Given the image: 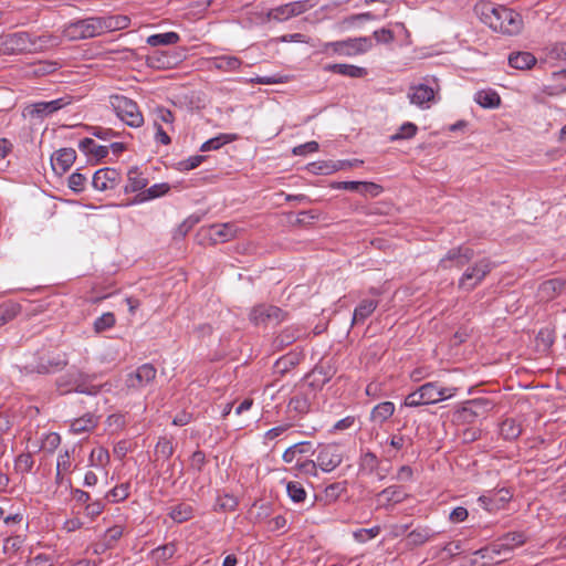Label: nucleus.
Returning <instances> with one entry per match:
<instances>
[{
	"instance_id": "obj_52",
	"label": "nucleus",
	"mask_w": 566,
	"mask_h": 566,
	"mask_svg": "<svg viewBox=\"0 0 566 566\" xmlns=\"http://www.w3.org/2000/svg\"><path fill=\"white\" fill-rule=\"evenodd\" d=\"M418 132V126L411 122L403 123L395 133L391 135V142L405 140L412 138Z\"/></svg>"
},
{
	"instance_id": "obj_61",
	"label": "nucleus",
	"mask_w": 566,
	"mask_h": 566,
	"mask_svg": "<svg viewBox=\"0 0 566 566\" xmlns=\"http://www.w3.org/2000/svg\"><path fill=\"white\" fill-rule=\"evenodd\" d=\"M217 506L223 512H232L238 506V500L233 495L224 494L218 497Z\"/></svg>"
},
{
	"instance_id": "obj_12",
	"label": "nucleus",
	"mask_w": 566,
	"mask_h": 566,
	"mask_svg": "<svg viewBox=\"0 0 566 566\" xmlns=\"http://www.w3.org/2000/svg\"><path fill=\"white\" fill-rule=\"evenodd\" d=\"M312 7L313 4L311 3V0L294 1L271 9L268 17L273 20L284 21L292 17L302 14Z\"/></svg>"
},
{
	"instance_id": "obj_13",
	"label": "nucleus",
	"mask_w": 566,
	"mask_h": 566,
	"mask_svg": "<svg viewBox=\"0 0 566 566\" xmlns=\"http://www.w3.org/2000/svg\"><path fill=\"white\" fill-rule=\"evenodd\" d=\"M122 180L120 172L115 168H101L93 175L92 186L99 191L115 189Z\"/></svg>"
},
{
	"instance_id": "obj_64",
	"label": "nucleus",
	"mask_w": 566,
	"mask_h": 566,
	"mask_svg": "<svg viewBox=\"0 0 566 566\" xmlns=\"http://www.w3.org/2000/svg\"><path fill=\"white\" fill-rule=\"evenodd\" d=\"M105 509V503L103 500H96L87 503L84 507V513L86 516L94 518L103 513Z\"/></svg>"
},
{
	"instance_id": "obj_8",
	"label": "nucleus",
	"mask_w": 566,
	"mask_h": 566,
	"mask_svg": "<svg viewBox=\"0 0 566 566\" xmlns=\"http://www.w3.org/2000/svg\"><path fill=\"white\" fill-rule=\"evenodd\" d=\"M494 407L495 402L489 398H474L465 401L458 410V415L462 421L471 423L476 418L486 416Z\"/></svg>"
},
{
	"instance_id": "obj_39",
	"label": "nucleus",
	"mask_w": 566,
	"mask_h": 566,
	"mask_svg": "<svg viewBox=\"0 0 566 566\" xmlns=\"http://www.w3.org/2000/svg\"><path fill=\"white\" fill-rule=\"evenodd\" d=\"M377 303L373 300H364L355 308L353 324L364 323L365 319L375 311Z\"/></svg>"
},
{
	"instance_id": "obj_20",
	"label": "nucleus",
	"mask_w": 566,
	"mask_h": 566,
	"mask_svg": "<svg viewBox=\"0 0 566 566\" xmlns=\"http://www.w3.org/2000/svg\"><path fill=\"white\" fill-rule=\"evenodd\" d=\"M66 365L67 360L65 355H59L57 357L52 358L40 357L36 364H28L25 369L30 373L50 374L62 370Z\"/></svg>"
},
{
	"instance_id": "obj_46",
	"label": "nucleus",
	"mask_w": 566,
	"mask_h": 566,
	"mask_svg": "<svg viewBox=\"0 0 566 566\" xmlns=\"http://www.w3.org/2000/svg\"><path fill=\"white\" fill-rule=\"evenodd\" d=\"M391 42H396L400 46L410 44V33L403 23L391 24Z\"/></svg>"
},
{
	"instance_id": "obj_44",
	"label": "nucleus",
	"mask_w": 566,
	"mask_h": 566,
	"mask_svg": "<svg viewBox=\"0 0 566 566\" xmlns=\"http://www.w3.org/2000/svg\"><path fill=\"white\" fill-rule=\"evenodd\" d=\"M180 36L176 32H166L148 36L147 43L151 46L170 45L179 42Z\"/></svg>"
},
{
	"instance_id": "obj_50",
	"label": "nucleus",
	"mask_w": 566,
	"mask_h": 566,
	"mask_svg": "<svg viewBox=\"0 0 566 566\" xmlns=\"http://www.w3.org/2000/svg\"><path fill=\"white\" fill-rule=\"evenodd\" d=\"M20 312V305L17 303H4L0 305V327L15 318Z\"/></svg>"
},
{
	"instance_id": "obj_9",
	"label": "nucleus",
	"mask_w": 566,
	"mask_h": 566,
	"mask_svg": "<svg viewBox=\"0 0 566 566\" xmlns=\"http://www.w3.org/2000/svg\"><path fill=\"white\" fill-rule=\"evenodd\" d=\"M30 33L15 32L0 35V55L28 53Z\"/></svg>"
},
{
	"instance_id": "obj_29",
	"label": "nucleus",
	"mask_w": 566,
	"mask_h": 566,
	"mask_svg": "<svg viewBox=\"0 0 566 566\" xmlns=\"http://www.w3.org/2000/svg\"><path fill=\"white\" fill-rule=\"evenodd\" d=\"M168 515L174 522L181 524L195 516V507L187 502H180L170 509Z\"/></svg>"
},
{
	"instance_id": "obj_35",
	"label": "nucleus",
	"mask_w": 566,
	"mask_h": 566,
	"mask_svg": "<svg viewBox=\"0 0 566 566\" xmlns=\"http://www.w3.org/2000/svg\"><path fill=\"white\" fill-rule=\"evenodd\" d=\"M346 482H335L325 488L323 494L317 496L318 501H324L325 505L334 503L346 491Z\"/></svg>"
},
{
	"instance_id": "obj_18",
	"label": "nucleus",
	"mask_w": 566,
	"mask_h": 566,
	"mask_svg": "<svg viewBox=\"0 0 566 566\" xmlns=\"http://www.w3.org/2000/svg\"><path fill=\"white\" fill-rule=\"evenodd\" d=\"M426 405H433L454 395V388L441 387L437 381L426 382L420 387Z\"/></svg>"
},
{
	"instance_id": "obj_56",
	"label": "nucleus",
	"mask_w": 566,
	"mask_h": 566,
	"mask_svg": "<svg viewBox=\"0 0 566 566\" xmlns=\"http://www.w3.org/2000/svg\"><path fill=\"white\" fill-rule=\"evenodd\" d=\"M211 235L214 239H220L221 241L226 242L233 238L234 232L232 226L224 223L221 226H212Z\"/></svg>"
},
{
	"instance_id": "obj_60",
	"label": "nucleus",
	"mask_w": 566,
	"mask_h": 566,
	"mask_svg": "<svg viewBox=\"0 0 566 566\" xmlns=\"http://www.w3.org/2000/svg\"><path fill=\"white\" fill-rule=\"evenodd\" d=\"M34 464L31 453H21L14 462V468L18 472L28 473L32 470Z\"/></svg>"
},
{
	"instance_id": "obj_43",
	"label": "nucleus",
	"mask_w": 566,
	"mask_h": 566,
	"mask_svg": "<svg viewBox=\"0 0 566 566\" xmlns=\"http://www.w3.org/2000/svg\"><path fill=\"white\" fill-rule=\"evenodd\" d=\"M237 139V135L220 134L217 137L210 138L200 146V151L217 150L221 146L231 143Z\"/></svg>"
},
{
	"instance_id": "obj_49",
	"label": "nucleus",
	"mask_w": 566,
	"mask_h": 566,
	"mask_svg": "<svg viewBox=\"0 0 566 566\" xmlns=\"http://www.w3.org/2000/svg\"><path fill=\"white\" fill-rule=\"evenodd\" d=\"M129 496V483H123L120 485H116L108 492H106L104 500L117 503L126 500Z\"/></svg>"
},
{
	"instance_id": "obj_32",
	"label": "nucleus",
	"mask_w": 566,
	"mask_h": 566,
	"mask_svg": "<svg viewBox=\"0 0 566 566\" xmlns=\"http://www.w3.org/2000/svg\"><path fill=\"white\" fill-rule=\"evenodd\" d=\"M78 148L85 154L92 155L96 160H101L108 155V147L97 145L92 138H84L80 142Z\"/></svg>"
},
{
	"instance_id": "obj_21",
	"label": "nucleus",
	"mask_w": 566,
	"mask_h": 566,
	"mask_svg": "<svg viewBox=\"0 0 566 566\" xmlns=\"http://www.w3.org/2000/svg\"><path fill=\"white\" fill-rule=\"evenodd\" d=\"M76 151L73 148H61L51 156V165L59 176L64 175L74 164Z\"/></svg>"
},
{
	"instance_id": "obj_53",
	"label": "nucleus",
	"mask_w": 566,
	"mask_h": 566,
	"mask_svg": "<svg viewBox=\"0 0 566 566\" xmlns=\"http://www.w3.org/2000/svg\"><path fill=\"white\" fill-rule=\"evenodd\" d=\"M286 492L295 503H302L306 499V491L300 482L291 481L286 484Z\"/></svg>"
},
{
	"instance_id": "obj_5",
	"label": "nucleus",
	"mask_w": 566,
	"mask_h": 566,
	"mask_svg": "<svg viewBox=\"0 0 566 566\" xmlns=\"http://www.w3.org/2000/svg\"><path fill=\"white\" fill-rule=\"evenodd\" d=\"M91 376L84 374L78 369H70L65 375L57 379L60 389L64 388L63 392L76 391L86 395H96L99 391L97 386H86Z\"/></svg>"
},
{
	"instance_id": "obj_3",
	"label": "nucleus",
	"mask_w": 566,
	"mask_h": 566,
	"mask_svg": "<svg viewBox=\"0 0 566 566\" xmlns=\"http://www.w3.org/2000/svg\"><path fill=\"white\" fill-rule=\"evenodd\" d=\"M103 33L101 17H90L70 22L63 30L64 36L72 41L91 39Z\"/></svg>"
},
{
	"instance_id": "obj_27",
	"label": "nucleus",
	"mask_w": 566,
	"mask_h": 566,
	"mask_svg": "<svg viewBox=\"0 0 566 566\" xmlns=\"http://www.w3.org/2000/svg\"><path fill=\"white\" fill-rule=\"evenodd\" d=\"M169 190L170 186L168 184H156L149 187L148 189L145 188L144 191L138 192L132 200V203H140L147 200L159 198L166 195Z\"/></svg>"
},
{
	"instance_id": "obj_15",
	"label": "nucleus",
	"mask_w": 566,
	"mask_h": 566,
	"mask_svg": "<svg viewBox=\"0 0 566 566\" xmlns=\"http://www.w3.org/2000/svg\"><path fill=\"white\" fill-rule=\"evenodd\" d=\"M71 104V97L64 96L50 102H38L25 108L31 117L44 118Z\"/></svg>"
},
{
	"instance_id": "obj_47",
	"label": "nucleus",
	"mask_w": 566,
	"mask_h": 566,
	"mask_svg": "<svg viewBox=\"0 0 566 566\" xmlns=\"http://www.w3.org/2000/svg\"><path fill=\"white\" fill-rule=\"evenodd\" d=\"M474 555H478L481 558L488 559L489 562L495 564L504 562L502 554L497 552L495 542H492L491 544L475 551Z\"/></svg>"
},
{
	"instance_id": "obj_38",
	"label": "nucleus",
	"mask_w": 566,
	"mask_h": 566,
	"mask_svg": "<svg viewBox=\"0 0 566 566\" xmlns=\"http://www.w3.org/2000/svg\"><path fill=\"white\" fill-rule=\"evenodd\" d=\"M214 67L223 72H232L239 70L242 61L232 55H221L213 59Z\"/></svg>"
},
{
	"instance_id": "obj_31",
	"label": "nucleus",
	"mask_w": 566,
	"mask_h": 566,
	"mask_svg": "<svg viewBox=\"0 0 566 566\" xmlns=\"http://www.w3.org/2000/svg\"><path fill=\"white\" fill-rule=\"evenodd\" d=\"M103 32L123 30L129 27L130 19L127 15L101 17Z\"/></svg>"
},
{
	"instance_id": "obj_26",
	"label": "nucleus",
	"mask_w": 566,
	"mask_h": 566,
	"mask_svg": "<svg viewBox=\"0 0 566 566\" xmlns=\"http://www.w3.org/2000/svg\"><path fill=\"white\" fill-rule=\"evenodd\" d=\"M379 459L373 452H366L360 458V469L369 473H375L378 480H384L387 474V470L379 467Z\"/></svg>"
},
{
	"instance_id": "obj_1",
	"label": "nucleus",
	"mask_w": 566,
	"mask_h": 566,
	"mask_svg": "<svg viewBox=\"0 0 566 566\" xmlns=\"http://www.w3.org/2000/svg\"><path fill=\"white\" fill-rule=\"evenodd\" d=\"M476 12L481 21L495 32L516 35L522 31L523 19L513 9L485 2L476 7Z\"/></svg>"
},
{
	"instance_id": "obj_42",
	"label": "nucleus",
	"mask_w": 566,
	"mask_h": 566,
	"mask_svg": "<svg viewBox=\"0 0 566 566\" xmlns=\"http://www.w3.org/2000/svg\"><path fill=\"white\" fill-rule=\"evenodd\" d=\"M177 552V546L174 542L167 543L165 545L158 546L157 548L151 551V556L156 560L157 564L166 563Z\"/></svg>"
},
{
	"instance_id": "obj_19",
	"label": "nucleus",
	"mask_w": 566,
	"mask_h": 566,
	"mask_svg": "<svg viewBox=\"0 0 566 566\" xmlns=\"http://www.w3.org/2000/svg\"><path fill=\"white\" fill-rule=\"evenodd\" d=\"M315 397V392L306 385H301L296 394L291 397L289 401V408L298 415H306L311 410L312 400Z\"/></svg>"
},
{
	"instance_id": "obj_22",
	"label": "nucleus",
	"mask_w": 566,
	"mask_h": 566,
	"mask_svg": "<svg viewBox=\"0 0 566 566\" xmlns=\"http://www.w3.org/2000/svg\"><path fill=\"white\" fill-rule=\"evenodd\" d=\"M157 370L151 364H144L135 373L127 376L126 384L129 388H140L156 378Z\"/></svg>"
},
{
	"instance_id": "obj_2",
	"label": "nucleus",
	"mask_w": 566,
	"mask_h": 566,
	"mask_svg": "<svg viewBox=\"0 0 566 566\" xmlns=\"http://www.w3.org/2000/svg\"><path fill=\"white\" fill-rule=\"evenodd\" d=\"M109 103L117 117L126 125L137 128L144 124V116L133 99L116 94L111 95Z\"/></svg>"
},
{
	"instance_id": "obj_7",
	"label": "nucleus",
	"mask_w": 566,
	"mask_h": 566,
	"mask_svg": "<svg viewBox=\"0 0 566 566\" xmlns=\"http://www.w3.org/2000/svg\"><path fill=\"white\" fill-rule=\"evenodd\" d=\"M344 459V448L338 443L321 444L317 449V464L324 472L335 470Z\"/></svg>"
},
{
	"instance_id": "obj_36",
	"label": "nucleus",
	"mask_w": 566,
	"mask_h": 566,
	"mask_svg": "<svg viewBox=\"0 0 566 566\" xmlns=\"http://www.w3.org/2000/svg\"><path fill=\"white\" fill-rule=\"evenodd\" d=\"M564 285L565 283L560 279H551L543 282L539 285L538 291L542 297L546 300H553L562 293Z\"/></svg>"
},
{
	"instance_id": "obj_6",
	"label": "nucleus",
	"mask_w": 566,
	"mask_h": 566,
	"mask_svg": "<svg viewBox=\"0 0 566 566\" xmlns=\"http://www.w3.org/2000/svg\"><path fill=\"white\" fill-rule=\"evenodd\" d=\"M370 433L379 444L389 441V401L378 403L370 413Z\"/></svg>"
},
{
	"instance_id": "obj_62",
	"label": "nucleus",
	"mask_w": 566,
	"mask_h": 566,
	"mask_svg": "<svg viewBox=\"0 0 566 566\" xmlns=\"http://www.w3.org/2000/svg\"><path fill=\"white\" fill-rule=\"evenodd\" d=\"M124 528L120 525H114L106 530L103 538L113 548L117 541L123 536Z\"/></svg>"
},
{
	"instance_id": "obj_41",
	"label": "nucleus",
	"mask_w": 566,
	"mask_h": 566,
	"mask_svg": "<svg viewBox=\"0 0 566 566\" xmlns=\"http://www.w3.org/2000/svg\"><path fill=\"white\" fill-rule=\"evenodd\" d=\"M56 44V38L48 34L33 36L30 34V48L28 49V53L43 51L49 46H53Z\"/></svg>"
},
{
	"instance_id": "obj_17",
	"label": "nucleus",
	"mask_w": 566,
	"mask_h": 566,
	"mask_svg": "<svg viewBox=\"0 0 566 566\" xmlns=\"http://www.w3.org/2000/svg\"><path fill=\"white\" fill-rule=\"evenodd\" d=\"M527 537L524 532H509L495 542L497 552L502 554L504 560L509 559V555L516 548L525 544Z\"/></svg>"
},
{
	"instance_id": "obj_55",
	"label": "nucleus",
	"mask_w": 566,
	"mask_h": 566,
	"mask_svg": "<svg viewBox=\"0 0 566 566\" xmlns=\"http://www.w3.org/2000/svg\"><path fill=\"white\" fill-rule=\"evenodd\" d=\"M116 323L115 315L112 312L104 313L94 322V331L102 333L106 329L112 328Z\"/></svg>"
},
{
	"instance_id": "obj_51",
	"label": "nucleus",
	"mask_w": 566,
	"mask_h": 566,
	"mask_svg": "<svg viewBox=\"0 0 566 566\" xmlns=\"http://www.w3.org/2000/svg\"><path fill=\"white\" fill-rule=\"evenodd\" d=\"M554 340H555L554 331L548 327L542 328L536 336L537 347L542 352L548 350L552 347V345L554 344Z\"/></svg>"
},
{
	"instance_id": "obj_57",
	"label": "nucleus",
	"mask_w": 566,
	"mask_h": 566,
	"mask_svg": "<svg viewBox=\"0 0 566 566\" xmlns=\"http://www.w3.org/2000/svg\"><path fill=\"white\" fill-rule=\"evenodd\" d=\"M108 461H109V453H108L107 449L99 447V448L92 450V452L90 454V463L92 465L104 467L108 463Z\"/></svg>"
},
{
	"instance_id": "obj_14",
	"label": "nucleus",
	"mask_w": 566,
	"mask_h": 566,
	"mask_svg": "<svg viewBox=\"0 0 566 566\" xmlns=\"http://www.w3.org/2000/svg\"><path fill=\"white\" fill-rule=\"evenodd\" d=\"M335 369L331 365H316L306 376L305 384L311 391L316 394L325 384H327L334 376Z\"/></svg>"
},
{
	"instance_id": "obj_59",
	"label": "nucleus",
	"mask_w": 566,
	"mask_h": 566,
	"mask_svg": "<svg viewBox=\"0 0 566 566\" xmlns=\"http://www.w3.org/2000/svg\"><path fill=\"white\" fill-rule=\"evenodd\" d=\"M87 182L86 176L83 174L75 171L69 177V187L72 191L80 193L84 191Z\"/></svg>"
},
{
	"instance_id": "obj_33",
	"label": "nucleus",
	"mask_w": 566,
	"mask_h": 566,
	"mask_svg": "<svg viewBox=\"0 0 566 566\" xmlns=\"http://www.w3.org/2000/svg\"><path fill=\"white\" fill-rule=\"evenodd\" d=\"M474 101L483 108H495L501 104L500 95L491 88L476 92Z\"/></svg>"
},
{
	"instance_id": "obj_24",
	"label": "nucleus",
	"mask_w": 566,
	"mask_h": 566,
	"mask_svg": "<svg viewBox=\"0 0 566 566\" xmlns=\"http://www.w3.org/2000/svg\"><path fill=\"white\" fill-rule=\"evenodd\" d=\"M324 70L327 72H332L335 74H339L343 76H348L353 78H360L367 75V70L360 66L352 65V64H327L324 66Z\"/></svg>"
},
{
	"instance_id": "obj_45",
	"label": "nucleus",
	"mask_w": 566,
	"mask_h": 566,
	"mask_svg": "<svg viewBox=\"0 0 566 566\" xmlns=\"http://www.w3.org/2000/svg\"><path fill=\"white\" fill-rule=\"evenodd\" d=\"M312 449V443L308 441H302L287 448L283 453V461L286 463L293 462L296 454L308 453Z\"/></svg>"
},
{
	"instance_id": "obj_48",
	"label": "nucleus",
	"mask_w": 566,
	"mask_h": 566,
	"mask_svg": "<svg viewBox=\"0 0 566 566\" xmlns=\"http://www.w3.org/2000/svg\"><path fill=\"white\" fill-rule=\"evenodd\" d=\"M96 427V420L92 415H85L71 423L74 433H83Z\"/></svg>"
},
{
	"instance_id": "obj_16",
	"label": "nucleus",
	"mask_w": 566,
	"mask_h": 566,
	"mask_svg": "<svg viewBox=\"0 0 566 566\" xmlns=\"http://www.w3.org/2000/svg\"><path fill=\"white\" fill-rule=\"evenodd\" d=\"M180 61V55L172 50H156L146 57V64L156 70L172 69Z\"/></svg>"
},
{
	"instance_id": "obj_11",
	"label": "nucleus",
	"mask_w": 566,
	"mask_h": 566,
	"mask_svg": "<svg viewBox=\"0 0 566 566\" xmlns=\"http://www.w3.org/2000/svg\"><path fill=\"white\" fill-rule=\"evenodd\" d=\"M286 315L282 308L275 305L259 304L251 310L249 317L254 325H264L270 322L281 323Z\"/></svg>"
},
{
	"instance_id": "obj_40",
	"label": "nucleus",
	"mask_w": 566,
	"mask_h": 566,
	"mask_svg": "<svg viewBox=\"0 0 566 566\" xmlns=\"http://www.w3.org/2000/svg\"><path fill=\"white\" fill-rule=\"evenodd\" d=\"M297 338L298 331L293 327H286L274 338L273 345L276 349H283L293 344Z\"/></svg>"
},
{
	"instance_id": "obj_34",
	"label": "nucleus",
	"mask_w": 566,
	"mask_h": 566,
	"mask_svg": "<svg viewBox=\"0 0 566 566\" xmlns=\"http://www.w3.org/2000/svg\"><path fill=\"white\" fill-rule=\"evenodd\" d=\"M522 433V424L514 418H506L500 424V434L505 440H515Z\"/></svg>"
},
{
	"instance_id": "obj_58",
	"label": "nucleus",
	"mask_w": 566,
	"mask_h": 566,
	"mask_svg": "<svg viewBox=\"0 0 566 566\" xmlns=\"http://www.w3.org/2000/svg\"><path fill=\"white\" fill-rule=\"evenodd\" d=\"M381 528L376 525L370 528H359L353 533L354 538L359 543H365L379 535Z\"/></svg>"
},
{
	"instance_id": "obj_25",
	"label": "nucleus",
	"mask_w": 566,
	"mask_h": 566,
	"mask_svg": "<svg viewBox=\"0 0 566 566\" xmlns=\"http://www.w3.org/2000/svg\"><path fill=\"white\" fill-rule=\"evenodd\" d=\"M509 64L516 70H530L536 64V57L526 51L512 52L509 55Z\"/></svg>"
},
{
	"instance_id": "obj_63",
	"label": "nucleus",
	"mask_w": 566,
	"mask_h": 566,
	"mask_svg": "<svg viewBox=\"0 0 566 566\" xmlns=\"http://www.w3.org/2000/svg\"><path fill=\"white\" fill-rule=\"evenodd\" d=\"M206 158L207 157L203 155L191 156L188 159L181 160L178 164V169L185 171L192 170L200 166L206 160Z\"/></svg>"
},
{
	"instance_id": "obj_30",
	"label": "nucleus",
	"mask_w": 566,
	"mask_h": 566,
	"mask_svg": "<svg viewBox=\"0 0 566 566\" xmlns=\"http://www.w3.org/2000/svg\"><path fill=\"white\" fill-rule=\"evenodd\" d=\"M434 533L428 527L411 531L403 541L405 547L419 546L433 537Z\"/></svg>"
},
{
	"instance_id": "obj_54",
	"label": "nucleus",
	"mask_w": 566,
	"mask_h": 566,
	"mask_svg": "<svg viewBox=\"0 0 566 566\" xmlns=\"http://www.w3.org/2000/svg\"><path fill=\"white\" fill-rule=\"evenodd\" d=\"M174 451L175 449L171 439L160 437L155 447V454L168 460L174 454Z\"/></svg>"
},
{
	"instance_id": "obj_37",
	"label": "nucleus",
	"mask_w": 566,
	"mask_h": 566,
	"mask_svg": "<svg viewBox=\"0 0 566 566\" xmlns=\"http://www.w3.org/2000/svg\"><path fill=\"white\" fill-rule=\"evenodd\" d=\"M409 97L411 103L422 106L423 104L433 99L434 92L432 87L424 84H419L418 86L413 87V92L409 94Z\"/></svg>"
},
{
	"instance_id": "obj_10",
	"label": "nucleus",
	"mask_w": 566,
	"mask_h": 566,
	"mask_svg": "<svg viewBox=\"0 0 566 566\" xmlns=\"http://www.w3.org/2000/svg\"><path fill=\"white\" fill-rule=\"evenodd\" d=\"M475 252L468 245H459L450 249L447 254L440 260L439 266L443 270L452 268L462 269L468 265L474 258Z\"/></svg>"
},
{
	"instance_id": "obj_4",
	"label": "nucleus",
	"mask_w": 566,
	"mask_h": 566,
	"mask_svg": "<svg viewBox=\"0 0 566 566\" xmlns=\"http://www.w3.org/2000/svg\"><path fill=\"white\" fill-rule=\"evenodd\" d=\"M494 264L489 258H483L468 266L459 280L458 287L463 291L474 290L492 271Z\"/></svg>"
},
{
	"instance_id": "obj_23",
	"label": "nucleus",
	"mask_w": 566,
	"mask_h": 566,
	"mask_svg": "<svg viewBox=\"0 0 566 566\" xmlns=\"http://www.w3.org/2000/svg\"><path fill=\"white\" fill-rule=\"evenodd\" d=\"M148 185V178L144 177L137 166L132 167L127 172V184L124 188L125 193L144 191Z\"/></svg>"
},
{
	"instance_id": "obj_28",
	"label": "nucleus",
	"mask_w": 566,
	"mask_h": 566,
	"mask_svg": "<svg viewBox=\"0 0 566 566\" xmlns=\"http://www.w3.org/2000/svg\"><path fill=\"white\" fill-rule=\"evenodd\" d=\"M346 164L352 165L350 163L345 161V160L318 161V163L308 164L307 168L311 172L316 174V175H329L337 170L344 169V166Z\"/></svg>"
}]
</instances>
